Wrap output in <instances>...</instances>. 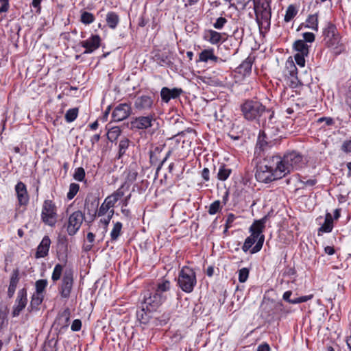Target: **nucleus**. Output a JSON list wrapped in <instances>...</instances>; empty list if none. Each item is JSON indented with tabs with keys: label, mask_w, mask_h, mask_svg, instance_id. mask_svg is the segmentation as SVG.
<instances>
[{
	"label": "nucleus",
	"mask_w": 351,
	"mask_h": 351,
	"mask_svg": "<svg viewBox=\"0 0 351 351\" xmlns=\"http://www.w3.org/2000/svg\"><path fill=\"white\" fill-rule=\"evenodd\" d=\"M242 114L248 121H256L263 128L269 129L274 125V112L267 109L260 101L247 100L241 107Z\"/></svg>",
	"instance_id": "f257e3e1"
},
{
	"label": "nucleus",
	"mask_w": 351,
	"mask_h": 351,
	"mask_svg": "<svg viewBox=\"0 0 351 351\" xmlns=\"http://www.w3.org/2000/svg\"><path fill=\"white\" fill-rule=\"evenodd\" d=\"M171 283L168 280H160L155 285L143 291L141 294V305L148 312L156 311L166 300Z\"/></svg>",
	"instance_id": "f03ea898"
},
{
	"label": "nucleus",
	"mask_w": 351,
	"mask_h": 351,
	"mask_svg": "<svg viewBox=\"0 0 351 351\" xmlns=\"http://www.w3.org/2000/svg\"><path fill=\"white\" fill-rule=\"evenodd\" d=\"M276 161V167L278 168L276 172L282 176H286L293 171L298 170L303 167L305 162L303 156L299 152L292 151L285 153L283 156L273 155Z\"/></svg>",
	"instance_id": "7ed1b4c3"
},
{
	"label": "nucleus",
	"mask_w": 351,
	"mask_h": 351,
	"mask_svg": "<svg viewBox=\"0 0 351 351\" xmlns=\"http://www.w3.org/2000/svg\"><path fill=\"white\" fill-rule=\"evenodd\" d=\"M276 161L273 155L267 156L263 161L257 166L255 177L258 182L269 183L273 180L282 178V176L276 171Z\"/></svg>",
	"instance_id": "20e7f679"
},
{
	"label": "nucleus",
	"mask_w": 351,
	"mask_h": 351,
	"mask_svg": "<svg viewBox=\"0 0 351 351\" xmlns=\"http://www.w3.org/2000/svg\"><path fill=\"white\" fill-rule=\"evenodd\" d=\"M177 281L182 291L190 293L197 285L196 274L192 268L184 266L180 270Z\"/></svg>",
	"instance_id": "39448f33"
},
{
	"label": "nucleus",
	"mask_w": 351,
	"mask_h": 351,
	"mask_svg": "<svg viewBox=\"0 0 351 351\" xmlns=\"http://www.w3.org/2000/svg\"><path fill=\"white\" fill-rule=\"evenodd\" d=\"M256 15V20L258 25L266 23L270 24L271 19V0H262L253 1Z\"/></svg>",
	"instance_id": "423d86ee"
},
{
	"label": "nucleus",
	"mask_w": 351,
	"mask_h": 351,
	"mask_svg": "<svg viewBox=\"0 0 351 351\" xmlns=\"http://www.w3.org/2000/svg\"><path fill=\"white\" fill-rule=\"evenodd\" d=\"M267 221V217H264L259 220H256L250 228L251 234L258 239L256 245L251 249L250 252L255 254L259 252L263 245L265 236L262 234Z\"/></svg>",
	"instance_id": "0eeeda50"
},
{
	"label": "nucleus",
	"mask_w": 351,
	"mask_h": 351,
	"mask_svg": "<svg viewBox=\"0 0 351 351\" xmlns=\"http://www.w3.org/2000/svg\"><path fill=\"white\" fill-rule=\"evenodd\" d=\"M42 221L47 225L53 227L57 221L56 206L51 200H45L41 213Z\"/></svg>",
	"instance_id": "6e6552de"
},
{
	"label": "nucleus",
	"mask_w": 351,
	"mask_h": 351,
	"mask_svg": "<svg viewBox=\"0 0 351 351\" xmlns=\"http://www.w3.org/2000/svg\"><path fill=\"white\" fill-rule=\"evenodd\" d=\"M156 121L154 113H149L145 116L134 117L130 122L131 128L136 130H145L152 128Z\"/></svg>",
	"instance_id": "1a4fd4ad"
},
{
	"label": "nucleus",
	"mask_w": 351,
	"mask_h": 351,
	"mask_svg": "<svg viewBox=\"0 0 351 351\" xmlns=\"http://www.w3.org/2000/svg\"><path fill=\"white\" fill-rule=\"evenodd\" d=\"M154 106V98L148 95H142L135 98L134 101V110L138 112L151 111Z\"/></svg>",
	"instance_id": "9d476101"
},
{
	"label": "nucleus",
	"mask_w": 351,
	"mask_h": 351,
	"mask_svg": "<svg viewBox=\"0 0 351 351\" xmlns=\"http://www.w3.org/2000/svg\"><path fill=\"white\" fill-rule=\"evenodd\" d=\"M73 285V273L72 270L64 271L63 278L59 288V293L62 298H69Z\"/></svg>",
	"instance_id": "9b49d317"
},
{
	"label": "nucleus",
	"mask_w": 351,
	"mask_h": 351,
	"mask_svg": "<svg viewBox=\"0 0 351 351\" xmlns=\"http://www.w3.org/2000/svg\"><path fill=\"white\" fill-rule=\"evenodd\" d=\"M84 219V215L80 210L75 211L70 215L66 226V231L69 235L72 236L76 234L80 228Z\"/></svg>",
	"instance_id": "f8f14e48"
},
{
	"label": "nucleus",
	"mask_w": 351,
	"mask_h": 351,
	"mask_svg": "<svg viewBox=\"0 0 351 351\" xmlns=\"http://www.w3.org/2000/svg\"><path fill=\"white\" fill-rule=\"evenodd\" d=\"M132 113L130 104L122 103L117 105L112 111V119L114 121L119 122L126 119Z\"/></svg>",
	"instance_id": "ddd939ff"
},
{
	"label": "nucleus",
	"mask_w": 351,
	"mask_h": 351,
	"mask_svg": "<svg viewBox=\"0 0 351 351\" xmlns=\"http://www.w3.org/2000/svg\"><path fill=\"white\" fill-rule=\"evenodd\" d=\"M324 40L330 47H336L340 42V36L337 33V27L332 23H328L324 31Z\"/></svg>",
	"instance_id": "4468645a"
},
{
	"label": "nucleus",
	"mask_w": 351,
	"mask_h": 351,
	"mask_svg": "<svg viewBox=\"0 0 351 351\" xmlns=\"http://www.w3.org/2000/svg\"><path fill=\"white\" fill-rule=\"evenodd\" d=\"M27 303V290L25 288L20 289L17 293L15 304L13 306L12 316L17 317L25 308Z\"/></svg>",
	"instance_id": "2eb2a0df"
},
{
	"label": "nucleus",
	"mask_w": 351,
	"mask_h": 351,
	"mask_svg": "<svg viewBox=\"0 0 351 351\" xmlns=\"http://www.w3.org/2000/svg\"><path fill=\"white\" fill-rule=\"evenodd\" d=\"M101 39L98 35H93L89 38L80 43L81 46L86 49L84 53H91L100 46Z\"/></svg>",
	"instance_id": "dca6fc26"
},
{
	"label": "nucleus",
	"mask_w": 351,
	"mask_h": 351,
	"mask_svg": "<svg viewBox=\"0 0 351 351\" xmlns=\"http://www.w3.org/2000/svg\"><path fill=\"white\" fill-rule=\"evenodd\" d=\"M182 92L183 90L182 88H169L167 87H163L160 90L161 99L162 101L168 103L171 99L179 97Z\"/></svg>",
	"instance_id": "f3484780"
},
{
	"label": "nucleus",
	"mask_w": 351,
	"mask_h": 351,
	"mask_svg": "<svg viewBox=\"0 0 351 351\" xmlns=\"http://www.w3.org/2000/svg\"><path fill=\"white\" fill-rule=\"evenodd\" d=\"M99 199L93 198L92 199L86 198L85 200V210H87V215H89L90 221L95 219L98 213Z\"/></svg>",
	"instance_id": "a211bd4d"
},
{
	"label": "nucleus",
	"mask_w": 351,
	"mask_h": 351,
	"mask_svg": "<svg viewBox=\"0 0 351 351\" xmlns=\"http://www.w3.org/2000/svg\"><path fill=\"white\" fill-rule=\"evenodd\" d=\"M51 240L48 236H45L37 247L35 257L36 258H44L48 255Z\"/></svg>",
	"instance_id": "6ab92c4d"
},
{
	"label": "nucleus",
	"mask_w": 351,
	"mask_h": 351,
	"mask_svg": "<svg viewBox=\"0 0 351 351\" xmlns=\"http://www.w3.org/2000/svg\"><path fill=\"white\" fill-rule=\"evenodd\" d=\"M15 191L19 204L26 205L29 201V196L25 184L22 182H19L15 186Z\"/></svg>",
	"instance_id": "aec40b11"
},
{
	"label": "nucleus",
	"mask_w": 351,
	"mask_h": 351,
	"mask_svg": "<svg viewBox=\"0 0 351 351\" xmlns=\"http://www.w3.org/2000/svg\"><path fill=\"white\" fill-rule=\"evenodd\" d=\"M291 295H292L291 291H287L284 293V294L282 295V299L285 301L289 302V304H300V303H302V302H306L311 300L313 298V295L311 294V295H304V296H301V297L291 299Z\"/></svg>",
	"instance_id": "412c9836"
},
{
	"label": "nucleus",
	"mask_w": 351,
	"mask_h": 351,
	"mask_svg": "<svg viewBox=\"0 0 351 351\" xmlns=\"http://www.w3.org/2000/svg\"><path fill=\"white\" fill-rule=\"evenodd\" d=\"M274 128V125H271V128L269 129H265L260 132L259 135L258 136L257 143L256 145V149H259L260 150H264L265 147L267 145V134L269 133V130Z\"/></svg>",
	"instance_id": "4be33fe9"
},
{
	"label": "nucleus",
	"mask_w": 351,
	"mask_h": 351,
	"mask_svg": "<svg viewBox=\"0 0 351 351\" xmlns=\"http://www.w3.org/2000/svg\"><path fill=\"white\" fill-rule=\"evenodd\" d=\"M204 38L212 45H217L221 40V34L213 29L205 31Z\"/></svg>",
	"instance_id": "5701e85b"
},
{
	"label": "nucleus",
	"mask_w": 351,
	"mask_h": 351,
	"mask_svg": "<svg viewBox=\"0 0 351 351\" xmlns=\"http://www.w3.org/2000/svg\"><path fill=\"white\" fill-rule=\"evenodd\" d=\"M199 61L204 62H207L209 60H211L215 62H217L218 61H222L221 58L215 56L214 50L213 49L203 50L199 53Z\"/></svg>",
	"instance_id": "b1692460"
},
{
	"label": "nucleus",
	"mask_w": 351,
	"mask_h": 351,
	"mask_svg": "<svg viewBox=\"0 0 351 351\" xmlns=\"http://www.w3.org/2000/svg\"><path fill=\"white\" fill-rule=\"evenodd\" d=\"M253 64L252 58L250 57L247 58L242 63L238 66V72L243 75H248L251 73L252 66Z\"/></svg>",
	"instance_id": "393cba45"
},
{
	"label": "nucleus",
	"mask_w": 351,
	"mask_h": 351,
	"mask_svg": "<svg viewBox=\"0 0 351 351\" xmlns=\"http://www.w3.org/2000/svg\"><path fill=\"white\" fill-rule=\"evenodd\" d=\"M108 26L112 29H114L120 21L119 16L114 12H108L106 18Z\"/></svg>",
	"instance_id": "a878e982"
},
{
	"label": "nucleus",
	"mask_w": 351,
	"mask_h": 351,
	"mask_svg": "<svg viewBox=\"0 0 351 351\" xmlns=\"http://www.w3.org/2000/svg\"><path fill=\"white\" fill-rule=\"evenodd\" d=\"M293 48L298 54L308 56L309 53V46L302 40H298L293 43Z\"/></svg>",
	"instance_id": "bb28decb"
},
{
	"label": "nucleus",
	"mask_w": 351,
	"mask_h": 351,
	"mask_svg": "<svg viewBox=\"0 0 351 351\" xmlns=\"http://www.w3.org/2000/svg\"><path fill=\"white\" fill-rule=\"evenodd\" d=\"M333 228V221L330 213H326L325 221L322 226L319 228L318 232H330Z\"/></svg>",
	"instance_id": "cd10ccee"
},
{
	"label": "nucleus",
	"mask_w": 351,
	"mask_h": 351,
	"mask_svg": "<svg viewBox=\"0 0 351 351\" xmlns=\"http://www.w3.org/2000/svg\"><path fill=\"white\" fill-rule=\"evenodd\" d=\"M19 282V277L17 271H15L11 276L10 285L8 290V295L10 298H12L15 292L17 284Z\"/></svg>",
	"instance_id": "c85d7f7f"
},
{
	"label": "nucleus",
	"mask_w": 351,
	"mask_h": 351,
	"mask_svg": "<svg viewBox=\"0 0 351 351\" xmlns=\"http://www.w3.org/2000/svg\"><path fill=\"white\" fill-rule=\"evenodd\" d=\"M231 172V169L227 167L225 165H221L217 175V179L221 181H225L228 178Z\"/></svg>",
	"instance_id": "c756f323"
},
{
	"label": "nucleus",
	"mask_w": 351,
	"mask_h": 351,
	"mask_svg": "<svg viewBox=\"0 0 351 351\" xmlns=\"http://www.w3.org/2000/svg\"><path fill=\"white\" fill-rule=\"evenodd\" d=\"M150 313L147 311V308L141 306V309L136 312L137 319L141 323L147 324L151 318Z\"/></svg>",
	"instance_id": "7c9ffc66"
},
{
	"label": "nucleus",
	"mask_w": 351,
	"mask_h": 351,
	"mask_svg": "<svg viewBox=\"0 0 351 351\" xmlns=\"http://www.w3.org/2000/svg\"><path fill=\"white\" fill-rule=\"evenodd\" d=\"M129 145L130 140L128 138L123 137L121 138L119 143L118 158H121L125 154V152L128 149Z\"/></svg>",
	"instance_id": "2f4dec72"
},
{
	"label": "nucleus",
	"mask_w": 351,
	"mask_h": 351,
	"mask_svg": "<svg viewBox=\"0 0 351 351\" xmlns=\"http://www.w3.org/2000/svg\"><path fill=\"white\" fill-rule=\"evenodd\" d=\"M121 130L119 127H112L108 131V139L111 142H114L119 138V136L121 135Z\"/></svg>",
	"instance_id": "473e14b6"
},
{
	"label": "nucleus",
	"mask_w": 351,
	"mask_h": 351,
	"mask_svg": "<svg viewBox=\"0 0 351 351\" xmlns=\"http://www.w3.org/2000/svg\"><path fill=\"white\" fill-rule=\"evenodd\" d=\"M43 295L34 293L30 302V307L32 310L37 309L38 306L42 303L43 300Z\"/></svg>",
	"instance_id": "72a5a7b5"
},
{
	"label": "nucleus",
	"mask_w": 351,
	"mask_h": 351,
	"mask_svg": "<svg viewBox=\"0 0 351 351\" xmlns=\"http://www.w3.org/2000/svg\"><path fill=\"white\" fill-rule=\"evenodd\" d=\"M95 21L94 15L88 12L83 11L81 14L80 21L85 25H89Z\"/></svg>",
	"instance_id": "f704fd0d"
},
{
	"label": "nucleus",
	"mask_w": 351,
	"mask_h": 351,
	"mask_svg": "<svg viewBox=\"0 0 351 351\" xmlns=\"http://www.w3.org/2000/svg\"><path fill=\"white\" fill-rule=\"evenodd\" d=\"M258 240V238L253 235H250V237H247L245 240V242L243 243V245L242 247V250L243 252H247L252 246L254 244V243Z\"/></svg>",
	"instance_id": "c9c22d12"
},
{
	"label": "nucleus",
	"mask_w": 351,
	"mask_h": 351,
	"mask_svg": "<svg viewBox=\"0 0 351 351\" xmlns=\"http://www.w3.org/2000/svg\"><path fill=\"white\" fill-rule=\"evenodd\" d=\"M298 10L293 5L288 6L285 15V21L289 22L297 14Z\"/></svg>",
	"instance_id": "e433bc0d"
},
{
	"label": "nucleus",
	"mask_w": 351,
	"mask_h": 351,
	"mask_svg": "<svg viewBox=\"0 0 351 351\" xmlns=\"http://www.w3.org/2000/svg\"><path fill=\"white\" fill-rule=\"evenodd\" d=\"M307 27L313 30H318V19L317 16L316 14L310 15L307 20Z\"/></svg>",
	"instance_id": "4c0bfd02"
},
{
	"label": "nucleus",
	"mask_w": 351,
	"mask_h": 351,
	"mask_svg": "<svg viewBox=\"0 0 351 351\" xmlns=\"http://www.w3.org/2000/svg\"><path fill=\"white\" fill-rule=\"evenodd\" d=\"M63 271V266L60 264H56L54 267L52 275L51 280L53 282H56L60 279V277L62 274Z\"/></svg>",
	"instance_id": "58836bf2"
},
{
	"label": "nucleus",
	"mask_w": 351,
	"mask_h": 351,
	"mask_svg": "<svg viewBox=\"0 0 351 351\" xmlns=\"http://www.w3.org/2000/svg\"><path fill=\"white\" fill-rule=\"evenodd\" d=\"M122 228V223L121 222H117L110 232V237L112 241H116L119 235L121 234Z\"/></svg>",
	"instance_id": "ea45409f"
},
{
	"label": "nucleus",
	"mask_w": 351,
	"mask_h": 351,
	"mask_svg": "<svg viewBox=\"0 0 351 351\" xmlns=\"http://www.w3.org/2000/svg\"><path fill=\"white\" fill-rule=\"evenodd\" d=\"M78 114V108H73L68 110L65 114V119L68 123L75 120Z\"/></svg>",
	"instance_id": "a19ab883"
},
{
	"label": "nucleus",
	"mask_w": 351,
	"mask_h": 351,
	"mask_svg": "<svg viewBox=\"0 0 351 351\" xmlns=\"http://www.w3.org/2000/svg\"><path fill=\"white\" fill-rule=\"evenodd\" d=\"M80 186L77 183H71L69 185V190L67 193L66 197L69 200H71L79 191Z\"/></svg>",
	"instance_id": "79ce46f5"
},
{
	"label": "nucleus",
	"mask_w": 351,
	"mask_h": 351,
	"mask_svg": "<svg viewBox=\"0 0 351 351\" xmlns=\"http://www.w3.org/2000/svg\"><path fill=\"white\" fill-rule=\"evenodd\" d=\"M48 282L46 279H40L36 282V293L43 295V291L47 287Z\"/></svg>",
	"instance_id": "37998d69"
},
{
	"label": "nucleus",
	"mask_w": 351,
	"mask_h": 351,
	"mask_svg": "<svg viewBox=\"0 0 351 351\" xmlns=\"http://www.w3.org/2000/svg\"><path fill=\"white\" fill-rule=\"evenodd\" d=\"M221 202L219 200L213 202L209 206L208 213L211 215H215L221 210Z\"/></svg>",
	"instance_id": "c03bdc74"
},
{
	"label": "nucleus",
	"mask_w": 351,
	"mask_h": 351,
	"mask_svg": "<svg viewBox=\"0 0 351 351\" xmlns=\"http://www.w3.org/2000/svg\"><path fill=\"white\" fill-rule=\"evenodd\" d=\"M239 281L241 283L246 282L249 277L250 270L246 267L241 268L239 270Z\"/></svg>",
	"instance_id": "a18cd8bd"
},
{
	"label": "nucleus",
	"mask_w": 351,
	"mask_h": 351,
	"mask_svg": "<svg viewBox=\"0 0 351 351\" xmlns=\"http://www.w3.org/2000/svg\"><path fill=\"white\" fill-rule=\"evenodd\" d=\"M85 178V171L82 167H78L75 169V173L73 174V178L79 182H82L84 180Z\"/></svg>",
	"instance_id": "49530a36"
},
{
	"label": "nucleus",
	"mask_w": 351,
	"mask_h": 351,
	"mask_svg": "<svg viewBox=\"0 0 351 351\" xmlns=\"http://www.w3.org/2000/svg\"><path fill=\"white\" fill-rule=\"evenodd\" d=\"M112 208L108 206L105 201L101 204V206L98 209L97 215L99 217H102L106 215V214L108 215L109 210H110Z\"/></svg>",
	"instance_id": "de8ad7c7"
},
{
	"label": "nucleus",
	"mask_w": 351,
	"mask_h": 351,
	"mask_svg": "<svg viewBox=\"0 0 351 351\" xmlns=\"http://www.w3.org/2000/svg\"><path fill=\"white\" fill-rule=\"evenodd\" d=\"M114 213V209H111L110 210H109L108 215L106 217H104L100 219V223H101L104 225V229L106 231L107 230V227H108Z\"/></svg>",
	"instance_id": "09e8293b"
},
{
	"label": "nucleus",
	"mask_w": 351,
	"mask_h": 351,
	"mask_svg": "<svg viewBox=\"0 0 351 351\" xmlns=\"http://www.w3.org/2000/svg\"><path fill=\"white\" fill-rule=\"evenodd\" d=\"M306 56H304V54L295 53L294 55V59L296 64L301 67H304L305 65V57Z\"/></svg>",
	"instance_id": "8fccbe9b"
},
{
	"label": "nucleus",
	"mask_w": 351,
	"mask_h": 351,
	"mask_svg": "<svg viewBox=\"0 0 351 351\" xmlns=\"http://www.w3.org/2000/svg\"><path fill=\"white\" fill-rule=\"evenodd\" d=\"M226 23H227V20L226 18L219 17L213 23V27L217 29H221Z\"/></svg>",
	"instance_id": "3c124183"
},
{
	"label": "nucleus",
	"mask_w": 351,
	"mask_h": 351,
	"mask_svg": "<svg viewBox=\"0 0 351 351\" xmlns=\"http://www.w3.org/2000/svg\"><path fill=\"white\" fill-rule=\"evenodd\" d=\"M123 187L124 184H122L121 187L113 192L110 195H112V197H113L117 201H119L124 195V191L123 190Z\"/></svg>",
	"instance_id": "603ef678"
},
{
	"label": "nucleus",
	"mask_w": 351,
	"mask_h": 351,
	"mask_svg": "<svg viewBox=\"0 0 351 351\" xmlns=\"http://www.w3.org/2000/svg\"><path fill=\"white\" fill-rule=\"evenodd\" d=\"M299 182L302 183L304 186H313L317 183L316 179H309L305 180L304 178H300Z\"/></svg>",
	"instance_id": "864d4df0"
},
{
	"label": "nucleus",
	"mask_w": 351,
	"mask_h": 351,
	"mask_svg": "<svg viewBox=\"0 0 351 351\" xmlns=\"http://www.w3.org/2000/svg\"><path fill=\"white\" fill-rule=\"evenodd\" d=\"M1 6L0 7V14L7 12L10 8L9 0H0Z\"/></svg>",
	"instance_id": "5fc2aeb1"
},
{
	"label": "nucleus",
	"mask_w": 351,
	"mask_h": 351,
	"mask_svg": "<svg viewBox=\"0 0 351 351\" xmlns=\"http://www.w3.org/2000/svg\"><path fill=\"white\" fill-rule=\"evenodd\" d=\"M303 40L306 43H313L315 40V35L313 33L311 32H305L302 34Z\"/></svg>",
	"instance_id": "6e6d98bb"
},
{
	"label": "nucleus",
	"mask_w": 351,
	"mask_h": 351,
	"mask_svg": "<svg viewBox=\"0 0 351 351\" xmlns=\"http://www.w3.org/2000/svg\"><path fill=\"white\" fill-rule=\"evenodd\" d=\"M237 218V217L235 215H234L233 213H229L227 215L226 226H228V228H231L232 226V223Z\"/></svg>",
	"instance_id": "4d7b16f0"
},
{
	"label": "nucleus",
	"mask_w": 351,
	"mask_h": 351,
	"mask_svg": "<svg viewBox=\"0 0 351 351\" xmlns=\"http://www.w3.org/2000/svg\"><path fill=\"white\" fill-rule=\"evenodd\" d=\"M341 150L345 153H351V140L345 141L341 145Z\"/></svg>",
	"instance_id": "13d9d810"
},
{
	"label": "nucleus",
	"mask_w": 351,
	"mask_h": 351,
	"mask_svg": "<svg viewBox=\"0 0 351 351\" xmlns=\"http://www.w3.org/2000/svg\"><path fill=\"white\" fill-rule=\"evenodd\" d=\"M324 122L325 125L327 126L332 125L334 124V120L330 117H321L317 119V123H323Z\"/></svg>",
	"instance_id": "bf43d9fd"
},
{
	"label": "nucleus",
	"mask_w": 351,
	"mask_h": 351,
	"mask_svg": "<svg viewBox=\"0 0 351 351\" xmlns=\"http://www.w3.org/2000/svg\"><path fill=\"white\" fill-rule=\"evenodd\" d=\"M82 327V322L80 319H75L71 326L73 331H79Z\"/></svg>",
	"instance_id": "052dcab7"
},
{
	"label": "nucleus",
	"mask_w": 351,
	"mask_h": 351,
	"mask_svg": "<svg viewBox=\"0 0 351 351\" xmlns=\"http://www.w3.org/2000/svg\"><path fill=\"white\" fill-rule=\"evenodd\" d=\"M104 201L108 206H110L112 208V209H113L114 206H115V204L118 202L110 195L106 197Z\"/></svg>",
	"instance_id": "680f3d73"
},
{
	"label": "nucleus",
	"mask_w": 351,
	"mask_h": 351,
	"mask_svg": "<svg viewBox=\"0 0 351 351\" xmlns=\"http://www.w3.org/2000/svg\"><path fill=\"white\" fill-rule=\"evenodd\" d=\"M209 169L208 168H204L202 171V177L204 181L208 182L210 180L209 177Z\"/></svg>",
	"instance_id": "e2e57ef3"
},
{
	"label": "nucleus",
	"mask_w": 351,
	"mask_h": 351,
	"mask_svg": "<svg viewBox=\"0 0 351 351\" xmlns=\"http://www.w3.org/2000/svg\"><path fill=\"white\" fill-rule=\"evenodd\" d=\"M138 173L136 171H130L127 176V180L129 182H134L137 177Z\"/></svg>",
	"instance_id": "0e129e2a"
},
{
	"label": "nucleus",
	"mask_w": 351,
	"mask_h": 351,
	"mask_svg": "<svg viewBox=\"0 0 351 351\" xmlns=\"http://www.w3.org/2000/svg\"><path fill=\"white\" fill-rule=\"evenodd\" d=\"M257 351H270V347L267 343L259 345Z\"/></svg>",
	"instance_id": "69168bd1"
},
{
	"label": "nucleus",
	"mask_w": 351,
	"mask_h": 351,
	"mask_svg": "<svg viewBox=\"0 0 351 351\" xmlns=\"http://www.w3.org/2000/svg\"><path fill=\"white\" fill-rule=\"evenodd\" d=\"M277 308H278V310L280 312V313L282 315H287V313H289V311L285 310L283 304L282 303H278L277 304Z\"/></svg>",
	"instance_id": "338daca9"
},
{
	"label": "nucleus",
	"mask_w": 351,
	"mask_h": 351,
	"mask_svg": "<svg viewBox=\"0 0 351 351\" xmlns=\"http://www.w3.org/2000/svg\"><path fill=\"white\" fill-rule=\"evenodd\" d=\"M148 21L146 20L144 17L143 15H142L139 19H138V26L140 27H145Z\"/></svg>",
	"instance_id": "774afa93"
}]
</instances>
